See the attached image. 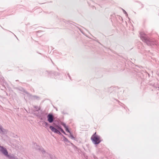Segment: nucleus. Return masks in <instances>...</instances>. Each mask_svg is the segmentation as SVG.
Returning a JSON list of instances; mask_svg holds the SVG:
<instances>
[{
	"label": "nucleus",
	"instance_id": "1",
	"mask_svg": "<svg viewBox=\"0 0 159 159\" xmlns=\"http://www.w3.org/2000/svg\"><path fill=\"white\" fill-rule=\"evenodd\" d=\"M91 139L93 143L95 145L98 144L101 142L100 136L97 135L96 133L92 136Z\"/></svg>",
	"mask_w": 159,
	"mask_h": 159
},
{
	"label": "nucleus",
	"instance_id": "2",
	"mask_svg": "<svg viewBox=\"0 0 159 159\" xmlns=\"http://www.w3.org/2000/svg\"><path fill=\"white\" fill-rule=\"evenodd\" d=\"M4 155L7 157L11 159H18L16 157L13 155H9L8 154V152L7 149L3 147L0 151Z\"/></svg>",
	"mask_w": 159,
	"mask_h": 159
},
{
	"label": "nucleus",
	"instance_id": "3",
	"mask_svg": "<svg viewBox=\"0 0 159 159\" xmlns=\"http://www.w3.org/2000/svg\"><path fill=\"white\" fill-rule=\"evenodd\" d=\"M141 39L144 42L147 43L148 41L147 38L144 33L141 32L140 33Z\"/></svg>",
	"mask_w": 159,
	"mask_h": 159
},
{
	"label": "nucleus",
	"instance_id": "4",
	"mask_svg": "<svg viewBox=\"0 0 159 159\" xmlns=\"http://www.w3.org/2000/svg\"><path fill=\"white\" fill-rule=\"evenodd\" d=\"M50 129H51V130L53 132H54L55 133H56L59 134H61V133L60 132L57 130L56 128L52 126H50L49 127Z\"/></svg>",
	"mask_w": 159,
	"mask_h": 159
},
{
	"label": "nucleus",
	"instance_id": "5",
	"mask_svg": "<svg viewBox=\"0 0 159 159\" xmlns=\"http://www.w3.org/2000/svg\"><path fill=\"white\" fill-rule=\"evenodd\" d=\"M48 120L49 123H52L53 121V116L52 114H49L48 116Z\"/></svg>",
	"mask_w": 159,
	"mask_h": 159
},
{
	"label": "nucleus",
	"instance_id": "6",
	"mask_svg": "<svg viewBox=\"0 0 159 159\" xmlns=\"http://www.w3.org/2000/svg\"><path fill=\"white\" fill-rule=\"evenodd\" d=\"M61 124L65 128L66 131L67 132H68L70 133H71L70 132V130H69V129H68V127H67V126H66V125L64 123H61Z\"/></svg>",
	"mask_w": 159,
	"mask_h": 159
},
{
	"label": "nucleus",
	"instance_id": "7",
	"mask_svg": "<svg viewBox=\"0 0 159 159\" xmlns=\"http://www.w3.org/2000/svg\"><path fill=\"white\" fill-rule=\"evenodd\" d=\"M6 132V130L3 129L2 126H0V133H2L3 134H5Z\"/></svg>",
	"mask_w": 159,
	"mask_h": 159
},
{
	"label": "nucleus",
	"instance_id": "8",
	"mask_svg": "<svg viewBox=\"0 0 159 159\" xmlns=\"http://www.w3.org/2000/svg\"><path fill=\"white\" fill-rule=\"evenodd\" d=\"M58 129H60L61 132L64 134H66V133L64 132L63 130L60 127H58Z\"/></svg>",
	"mask_w": 159,
	"mask_h": 159
},
{
	"label": "nucleus",
	"instance_id": "9",
	"mask_svg": "<svg viewBox=\"0 0 159 159\" xmlns=\"http://www.w3.org/2000/svg\"><path fill=\"white\" fill-rule=\"evenodd\" d=\"M69 137L72 139H75V138L74 137V136H73V135H72V134H71V133H70Z\"/></svg>",
	"mask_w": 159,
	"mask_h": 159
},
{
	"label": "nucleus",
	"instance_id": "10",
	"mask_svg": "<svg viewBox=\"0 0 159 159\" xmlns=\"http://www.w3.org/2000/svg\"><path fill=\"white\" fill-rule=\"evenodd\" d=\"M123 11L124 13L126 15V16H128V14L127 13V12L126 11L124 10V9H123Z\"/></svg>",
	"mask_w": 159,
	"mask_h": 159
},
{
	"label": "nucleus",
	"instance_id": "11",
	"mask_svg": "<svg viewBox=\"0 0 159 159\" xmlns=\"http://www.w3.org/2000/svg\"><path fill=\"white\" fill-rule=\"evenodd\" d=\"M44 124L46 126H48V124L47 122H44Z\"/></svg>",
	"mask_w": 159,
	"mask_h": 159
},
{
	"label": "nucleus",
	"instance_id": "12",
	"mask_svg": "<svg viewBox=\"0 0 159 159\" xmlns=\"http://www.w3.org/2000/svg\"><path fill=\"white\" fill-rule=\"evenodd\" d=\"M64 141L66 142H68V140L67 139V138H64Z\"/></svg>",
	"mask_w": 159,
	"mask_h": 159
},
{
	"label": "nucleus",
	"instance_id": "13",
	"mask_svg": "<svg viewBox=\"0 0 159 159\" xmlns=\"http://www.w3.org/2000/svg\"><path fill=\"white\" fill-rule=\"evenodd\" d=\"M35 108H36L37 110H39V108H38V107H35Z\"/></svg>",
	"mask_w": 159,
	"mask_h": 159
},
{
	"label": "nucleus",
	"instance_id": "14",
	"mask_svg": "<svg viewBox=\"0 0 159 159\" xmlns=\"http://www.w3.org/2000/svg\"><path fill=\"white\" fill-rule=\"evenodd\" d=\"M155 87L156 88H158V89L159 90V86H158V87H157V86H155Z\"/></svg>",
	"mask_w": 159,
	"mask_h": 159
},
{
	"label": "nucleus",
	"instance_id": "15",
	"mask_svg": "<svg viewBox=\"0 0 159 159\" xmlns=\"http://www.w3.org/2000/svg\"><path fill=\"white\" fill-rule=\"evenodd\" d=\"M68 76H69V77L70 78V76L69 75H68Z\"/></svg>",
	"mask_w": 159,
	"mask_h": 159
},
{
	"label": "nucleus",
	"instance_id": "16",
	"mask_svg": "<svg viewBox=\"0 0 159 159\" xmlns=\"http://www.w3.org/2000/svg\"><path fill=\"white\" fill-rule=\"evenodd\" d=\"M155 44V45L156 44V43H155L153 44Z\"/></svg>",
	"mask_w": 159,
	"mask_h": 159
},
{
	"label": "nucleus",
	"instance_id": "17",
	"mask_svg": "<svg viewBox=\"0 0 159 159\" xmlns=\"http://www.w3.org/2000/svg\"><path fill=\"white\" fill-rule=\"evenodd\" d=\"M158 76H159V74H158Z\"/></svg>",
	"mask_w": 159,
	"mask_h": 159
}]
</instances>
